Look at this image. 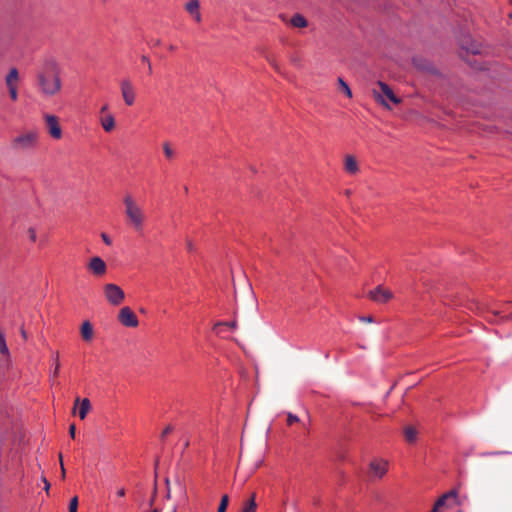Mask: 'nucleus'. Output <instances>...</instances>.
<instances>
[{"mask_svg":"<svg viewBox=\"0 0 512 512\" xmlns=\"http://www.w3.org/2000/svg\"><path fill=\"white\" fill-rule=\"evenodd\" d=\"M61 65L54 56H46L35 73L36 88L41 96L50 98L62 90Z\"/></svg>","mask_w":512,"mask_h":512,"instance_id":"f257e3e1","label":"nucleus"},{"mask_svg":"<svg viewBox=\"0 0 512 512\" xmlns=\"http://www.w3.org/2000/svg\"><path fill=\"white\" fill-rule=\"evenodd\" d=\"M123 207L127 223L134 231L141 232L147 219L143 205L131 193H126L123 196Z\"/></svg>","mask_w":512,"mask_h":512,"instance_id":"f03ea898","label":"nucleus"},{"mask_svg":"<svg viewBox=\"0 0 512 512\" xmlns=\"http://www.w3.org/2000/svg\"><path fill=\"white\" fill-rule=\"evenodd\" d=\"M38 140L39 133L36 130H27L12 140V148L17 151H30L37 146Z\"/></svg>","mask_w":512,"mask_h":512,"instance_id":"7ed1b4c3","label":"nucleus"},{"mask_svg":"<svg viewBox=\"0 0 512 512\" xmlns=\"http://www.w3.org/2000/svg\"><path fill=\"white\" fill-rule=\"evenodd\" d=\"M377 86L378 89H373L372 94L375 100L382 106L390 109V105L387 100L393 104L401 103V99L394 94L393 90L386 83L379 81Z\"/></svg>","mask_w":512,"mask_h":512,"instance_id":"20e7f679","label":"nucleus"},{"mask_svg":"<svg viewBox=\"0 0 512 512\" xmlns=\"http://www.w3.org/2000/svg\"><path fill=\"white\" fill-rule=\"evenodd\" d=\"M20 79V73L16 67L10 68L4 78L9 97L13 102L19 98L18 86Z\"/></svg>","mask_w":512,"mask_h":512,"instance_id":"39448f33","label":"nucleus"},{"mask_svg":"<svg viewBox=\"0 0 512 512\" xmlns=\"http://www.w3.org/2000/svg\"><path fill=\"white\" fill-rule=\"evenodd\" d=\"M458 505V492L453 489L441 495L434 504L436 509L448 510Z\"/></svg>","mask_w":512,"mask_h":512,"instance_id":"423d86ee","label":"nucleus"},{"mask_svg":"<svg viewBox=\"0 0 512 512\" xmlns=\"http://www.w3.org/2000/svg\"><path fill=\"white\" fill-rule=\"evenodd\" d=\"M120 91L122 99L127 106H132L136 100V88L133 82L128 79H122L120 81Z\"/></svg>","mask_w":512,"mask_h":512,"instance_id":"0eeeda50","label":"nucleus"},{"mask_svg":"<svg viewBox=\"0 0 512 512\" xmlns=\"http://www.w3.org/2000/svg\"><path fill=\"white\" fill-rule=\"evenodd\" d=\"M104 295L107 301L114 306L120 305L125 298L124 291L116 284H106L104 286Z\"/></svg>","mask_w":512,"mask_h":512,"instance_id":"6e6552de","label":"nucleus"},{"mask_svg":"<svg viewBox=\"0 0 512 512\" xmlns=\"http://www.w3.org/2000/svg\"><path fill=\"white\" fill-rule=\"evenodd\" d=\"M367 297L377 304H385L393 299L394 294L390 289H386L382 285H378L376 288L368 292Z\"/></svg>","mask_w":512,"mask_h":512,"instance_id":"1a4fd4ad","label":"nucleus"},{"mask_svg":"<svg viewBox=\"0 0 512 512\" xmlns=\"http://www.w3.org/2000/svg\"><path fill=\"white\" fill-rule=\"evenodd\" d=\"M44 120L50 136L54 139H60L62 137V129L58 118L52 114H45Z\"/></svg>","mask_w":512,"mask_h":512,"instance_id":"9d476101","label":"nucleus"},{"mask_svg":"<svg viewBox=\"0 0 512 512\" xmlns=\"http://www.w3.org/2000/svg\"><path fill=\"white\" fill-rule=\"evenodd\" d=\"M118 320L126 327H137L139 323L137 316L129 307H123L120 309Z\"/></svg>","mask_w":512,"mask_h":512,"instance_id":"9b49d317","label":"nucleus"},{"mask_svg":"<svg viewBox=\"0 0 512 512\" xmlns=\"http://www.w3.org/2000/svg\"><path fill=\"white\" fill-rule=\"evenodd\" d=\"M369 468L371 476L382 478L387 472L388 462L383 459H375L371 461Z\"/></svg>","mask_w":512,"mask_h":512,"instance_id":"f8f14e48","label":"nucleus"},{"mask_svg":"<svg viewBox=\"0 0 512 512\" xmlns=\"http://www.w3.org/2000/svg\"><path fill=\"white\" fill-rule=\"evenodd\" d=\"M185 9L196 22L200 23L202 21L200 2L198 0H189L185 4Z\"/></svg>","mask_w":512,"mask_h":512,"instance_id":"ddd939ff","label":"nucleus"},{"mask_svg":"<svg viewBox=\"0 0 512 512\" xmlns=\"http://www.w3.org/2000/svg\"><path fill=\"white\" fill-rule=\"evenodd\" d=\"M88 269L91 270L95 275H102L106 271V264L102 258H91L87 265Z\"/></svg>","mask_w":512,"mask_h":512,"instance_id":"4468645a","label":"nucleus"},{"mask_svg":"<svg viewBox=\"0 0 512 512\" xmlns=\"http://www.w3.org/2000/svg\"><path fill=\"white\" fill-rule=\"evenodd\" d=\"M344 169L350 175H355L359 172V165L353 155H346L344 158Z\"/></svg>","mask_w":512,"mask_h":512,"instance_id":"2eb2a0df","label":"nucleus"},{"mask_svg":"<svg viewBox=\"0 0 512 512\" xmlns=\"http://www.w3.org/2000/svg\"><path fill=\"white\" fill-rule=\"evenodd\" d=\"M100 124L105 132H111L115 128V118L111 113L101 115L99 118Z\"/></svg>","mask_w":512,"mask_h":512,"instance_id":"dca6fc26","label":"nucleus"},{"mask_svg":"<svg viewBox=\"0 0 512 512\" xmlns=\"http://www.w3.org/2000/svg\"><path fill=\"white\" fill-rule=\"evenodd\" d=\"M81 337L84 341L89 342L92 340L94 335L93 326L89 321H84L81 325Z\"/></svg>","mask_w":512,"mask_h":512,"instance_id":"f3484780","label":"nucleus"},{"mask_svg":"<svg viewBox=\"0 0 512 512\" xmlns=\"http://www.w3.org/2000/svg\"><path fill=\"white\" fill-rule=\"evenodd\" d=\"M417 430L413 426H406L404 428V437L408 443H413L417 439Z\"/></svg>","mask_w":512,"mask_h":512,"instance_id":"a211bd4d","label":"nucleus"},{"mask_svg":"<svg viewBox=\"0 0 512 512\" xmlns=\"http://www.w3.org/2000/svg\"><path fill=\"white\" fill-rule=\"evenodd\" d=\"M91 408V404H90V401L88 398H84L81 403H80V408H79V417L80 419H85V417L87 416L89 410Z\"/></svg>","mask_w":512,"mask_h":512,"instance_id":"6ab92c4d","label":"nucleus"},{"mask_svg":"<svg viewBox=\"0 0 512 512\" xmlns=\"http://www.w3.org/2000/svg\"><path fill=\"white\" fill-rule=\"evenodd\" d=\"M290 23L292 26L297 27V28H304L307 26L306 19L300 14L294 15L291 18Z\"/></svg>","mask_w":512,"mask_h":512,"instance_id":"aec40b11","label":"nucleus"},{"mask_svg":"<svg viewBox=\"0 0 512 512\" xmlns=\"http://www.w3.org/2000/svg\"><path fill=\"white\" fill-rule=\"evenodd\" d=\"M222 326H226V327H229L230 329H236L237 327V322L236 321H231V322H217L214 326H213V331L216 332L217 334H219L221 331H220V328Z\"/></svg>","mask_w":512,"mask_h":512,"instance_id":"412c9836","label":"nucleus"},{"mask_svg":"<svg viewBox=\"0 0 512 512\" xmlns=\"http://www.w3.org/2000/svg\"><path fill=\"white\" fill-rule=\"evenodd\" d=\"M338 82V85L341 89V91L348 97V98H352L353 94H352V91L349 87V85L342 79V78H338L337 80Z\"/></svg>","mask_w":512,"mask_h":512,"instance_id":"4be33fe9","label":"nucleus"},{"mask_svg":"<svg viewBox=\"0 0 512 512\" xmlns=\"http://www.w3.org/2000/svg\"><path fill=\"white\" fill-rule=\"evenodd\" d=\"M52 359H53V363H54V370L52 373V377L56 378L59 376V372H60L59 354L58 353L53 354Z\"/></svg>","mask_w":512,"mask_h":512,"instance_id":"5701e85b","label":"nucleus"},{"mask_svg":"<svg viewBox=\"0 0 512 512\" xmlns=\"http://www.w3.org/2000/svg\"><path fill=\"white\" fill-rule=\"evenodd\" d=\"M228 504H229V497H228V495H223L222 498H221V501H220V504H219L217 512H226Z\"/></svg>","mask_w":512,"mask_h":512,"instance_id":"b1692460","label":"nucleus"},{"mask_svg":"<svg viewBox=\"0 0 512 512\" xmlns=\"http://www.w3.org/2000/svg\"><path fill=\"white\" fill-rule=\"evenodd\" d=\"M257 504L255 501H247L244 504L242 512H256Z\"/></svg>","mask_w":512,"mask_h":512,"instance_id":"393cba45","label":"nucleus"},{"mask_svg":"<svg viewBox=\"0 0 512 512\" xmlns=\"http://www.w3.org/2000/svg\"><path fill=\"white\" fill-rule=\"evenodd\" d=\"M163 151L168 159H172L174 157V150L168 142L163 143Z\"/></svg>","mask_w":512,"mask_h":512,"instance_id":"a878e982","label":"nucleus"},{"mask_svg":"<svg viewBox=\"0 0 512 512\" xmlns=\"http://www.w3.org/2000/svg\"><path fill=\"white\" fill-rule=\"evenodd\" d=\"M0 352L4 355H8L9 354V350H8V347H7V344H6V341H5V337L3 335V333H0Z\"/></svg>","mask_w":512,"mask_h":512,"instance_id":"bb28decb","label":"nucleus"},{"mask_svg":"<svg viewBox=\"0 0 512 512\" xmlns=\"http://www.w3.org/2000/svg\"><path fill=\"white\" fill-rule=\"evenodd\" d=\"M27 236H28V238L32 242H36V240H37V229H36V227H33V226L29 227L27 229Z\"/></svg>","mask_w":512,"mask_h":512,"instance_id":"cd10ccee","label":"nucleus"},{"mask_svg":"<svg viewBox=\"0 0 512 512\" xmlns=\"http://www.w3.org/2000/svg\"><path fill=\"white\" fill-rule=\"evenodd\" d=\"M77 508H78V498L73 497L69 504V512H77Z\"/></svg>","mask_w":512,"mask_h":512,"instance_id":"c85d7f7f","label":"nucleus"},{"mask_svg":"<svg viewBox=\"0 0 512 512\" xmlns=\"http://www.w3.org/2000/svg\"><path fill=\"white\" fill-rule=\"evenodd\" d=\"M174 430V427L172 425H167L164 430L162 431L160 438L163 440L168 434H170Z\"/></svg>","mask_w":512,"mask_h":512,"instance_id":"c756f323","label":"nucleus"},{"mask_svg":"<svg viewBox=\"0 0 512 512\" xmlns=\"http://www.w3.org/2000/svg\"><path fill=\"white\" fill-rule=\"evenodd\" d=\"M296 422H299V418L292 413H288V415H287L288 425H292L293 423H296Z\"/></svg>","mask_w":512,"mask_h":512,"instance_id":"7c9ffc66","label":"nucleus"},{"mask_svg":"<svg viewBox=\"0 0 512 512\" xmlns=\"http://www.w3.org/2000/svg\"><path fill=\"white\" fill-rule=\"evenodd\" d=\"M427 292L438 294L439 296L442 297L441 293L439 292L438 287H436L435 285H432V284L427 285Z\"/></svg>","mask_w":512,"mask_h":512,"instance_id":"2f4dec72","label":"nucleus"},{"mask_svg":"<svg viewBox=\"0 0 512 512\" xmlns=\"http://www.w3.org/2000/svg\"><path fill=\"white\" fill-rule=\"evenodd\" d=\"M505 454H511V452H509V451H494V452H488L485 455L498 456V455H505Z\"/></svg>","mask_w":512,"mask_h":512,"instance_id":"473e14b6","label":"nucleus"},{"mask_svg":"<svg viewBox=\"0 0 512 512\" xmlns=\"http://www.w3.org/2000/svg\"><path fill=\"white\" fill-rule=\"evenodd\" d=\"M176 483H177V485H178V487H179V491H180V493H181L182 495H186V489H185V487H184L183 483H182L179 479H177V480H176Z\"/></svg>","mask_w":512,"mask_h":512,"instance_id":"72a5a7b5","label":"nucleus"},{"mask_svg":"<svg viewBox=\"0 0 512 512\" xmlns=\"http://www.w3.org/2000/svg\"><path fill=\"white\" fill-rule=\"evenodd\" d=\"M101 237L105 244L110 245L112 243L110 237L107 234L102 233Z\"/></svg>","mask_w":512,"mask_h":512,"instance_id":"f704fd0d","label":"nucleus"},{"mask_svg":"<svg viewBox=\"0 0 512 512\" xmlns=\"http://www.w3.org/2000/svg\"><path fill=\"white\" fill-rule=\"evenodd\" d=\"M59 460H60V465H61V475L64 478L65 477V468H64V464H63V459H62V454L61 453L59 454Z\"/></svg>","mask_w":512,"mask_h":512,"instance_id":"c9c22d12","label":"nucleus"},{"mask_svg":"<svg viewBox=\"0 0 512 512\" xmlns=\"http://www.w3.org/2000/svg\"><path fill=\"white\" fill-rule=\"evenodd\" d=\"M359 319H360V321L365 322V323L373 322V318L371 316H361Z\"/></svg>","mask_w":512,"mask_h":512,"instance_id":"e433bc0d","label":"nucleus"},{"mask_svg":"<svg viewBox=\"0 0 512 512\" xmlns=\"http://www.w3.org/2000/svg\"><path fill=\"white\" fill-rule=\"evenodd\" d=\"M76 427L75 424H71L69 427V434L72 438H75Z\"/></svg>","mask_w":512,"mask_h":512,"instance_id":"4c0bfd02","label":"nucleus"},{"mask_svg":"<svg viewBox=\"0 0 512 512\" xmlns=\"http://www.w3.org/2000/svg\"><path fill=\"white\" fill-rule=\"evenodd\" d=\"M107 111H108V105H107V104H106V105H103V106L101 107V109H100V113H101V115H105V114H107V113H108Z\"/></svg>","mask_w":512,"mask_h":512,"instance_id":"58836bf2","label":"nucleus"},{"mask_svg":"<svg viewBox=\"0 0 512 512\" xmlns=\"http://www.w3.org/2000/svg\"><path fill=\"white\" fill-rule=\"evenodd\" d=\"M142 61H143V62H147V64H148V68H149V71H151V63H150V60L148 59V57H147V56H145V55H144V56H142Z\"/></svg>","mask_w":512,"mask_h":512,"instance_id":"ea45409f","label":"nucleus"},{"mask_svg":"<svg viewBox=\"0 0 512 512\" xmlns=\"http://www.w3.org/2000/svg\"><path fill=\"white\" fill-rule=\"evenodd\" d=\"M117 495L119 497H124L125 496V489L124 488H120L118 491H117Z\"/></svg>","mask_w":512,"mask_h":512,"instance_id":"a19ab883","label":"nucleus"},{"mask_svg":"<svg viewBox=\"0 0 512 512\" xmlns=\"http://www.w3.org/2000/svg\"><path fill=\"white\" fill-rule=\"evenodd\" d=\"M43 481L45 483V490L48 491L50 488V483L45 478L43 479Z\"/></svg>","mask_w":512,"mask_h":512,"instance_id":"79ce46f5","label":"nucleus"},{"mask_svg":"<svg viewBox=\"0 0 512 512\" xmlns=\"http://www.w3.org/2000/svg\"><path fill=\"white\" fill-rule=\"evenodd\" d=\"M166 498L167 499L171 498V489H170V487H168V489H167Z\"/></svg>","mask_w":512,"mask_h":512,"instance_id":"37998d69","label":"nucleus"},{"mask_svg":"<svg viewBox=\"0 0 512 512\" xmlns=\"http://www.w3.org/2000/svg\"><path fill=\"white\" fill-rule=\"evenodd\" d=\"M21 335L24 339H27L26 331L23 328L21 329Z\"/></svg>","mask_w":512,"mask_h":512,"instance_id":"c03bdc74","label":"nucleus"},{"mask_svg":"<svg viewBox=\"0 0 512 512\" xmlns=\"http://www.w3.org/2000/svg\"><path fill=\"white\" fill-rule=\"evenodd\" d=\"M166 488L170 487V481L168 478L165 479Z\"/></svg>","mask_w":512,"mask_h":512,"instance_id":"a18cd8bd","label":"nucleus"},{"mask_svg":"<svg viewBox=\"0 0 512 512\" xmlns=\"http://www.w3.org/2000/svg\"><path fill=\"white\" fill-rule=\"evenodd\" d=\"M255 498H256V494H255V493H253V494L251 495V497H250V500H249V501H255Z\"/></svg>","mask_w":512,"mask_h":512,"instance_id":"49530a36","label":"nucleus"},{"mask_svg":"<svg viewBox=\"0 0 512 512\" xmlns=\"http://www.w3.org/2000/svg\"><path fill=\"white\" fill-rule=\"evenodd\" d=\"M79 401H80L79 398H77L75 401V405H77L79 403Z\"/></svg>","mask_w":512,"mask_h":512,"instance_id":"de8ad7c7","label":"nucleus"},{"mask_svg":"<svg viewBox=\"0 0 512 512\" xmlns=\"http://www.w3.org/2000/svg\"><path fill=\"white\" fill-rule=\"evenodd\" d=\"M172 512H176L175 510H173Z\"/></svg>","mask_w":512,"mask_h":512,"instance_id":"09e8293b","label":"nucleus"}]
</instances>
